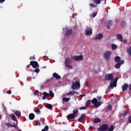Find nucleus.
Returning a JSON list of instances; mask_svg holds the SVG:
<instances>
[{
	"label": "nucleus",
	"mask_w": 131,
	"mask_h": 131,
	"mask_svg": "<svg viewBox=\"0 0 131 131\" xmlns=\"http://www.w3.org/2000/svg\"><path fill=\"white\" fill-rule=\"evenodd\" d=\"M127 115V112L125 111H124L122 113H121L120 116L122 117H125Z\"/></svg>",
	"instance_id": "aec40b11"
},
{
	"label": "nucleus",
	"mask_w": 131,
	"mask_h": 131,
	"mask_svg": "<svg viewBox=\"0 0 131 131\" xmlns=\"http://www.w3.org/2000/svg\"><path fill=\"white\" fill-rule=\"evenodd\" d=\"M114 75L113 73L107 74L105 76V78L106 80H111V81H113Z\"/></svg>",
	"instance_id": "7ed1b4c3"
},
{
	"label": "nucleus",
	"mask_w": 131,
	"mask_h": 131,
	"mask_svg": "<svg viewBox=\"0 0 131 131\" xmlns=\"http://www.w3.org/2000/svg\"><path fill=\"white\" fill-rule=\"evenodd\" d=\"M65 64L66 65L70 64V58H68L66 59Z\"/></svg>",
	"instance_id": "c756f323"
},
{
	"label": "nucleus",
	"mask_w": 131,
	"mask_h": 131,
	"mask_svg": "<svg viewBox=\"0 0 131 131\" xmlns=\"http://www.w3.org/2000/svg\"><path fill=\"white\" fill-rule=\"evenodd\" d=\"M123 41H124V43H125V42H126V40H124Z\"/></svg>",
	"instance_id": "774afa93"
},
{
	"label": "nucleus",
	"mask_w": 131,
	"mask_h": 131,
	"mask_svg": "<svg viewBox=\"0 0 131 131\" xmlns=\"http://www.w3.org/2000/svg\"><path fill=\"white\" fill-rule=\"evenodd\" d=\"M35 112L38 115H39V114H40V113H41V112H40V110H39V108H36L35 110Z\"/></svg>",
	"instance_id": "473e14b6"
},
{
	"label": "nucleus",
	"mask_w": 131,
	"mask_h": 131,
	"mask_svg": "<svg viewBox=\"0 0 131 131\" xmlns=\"http://www.w3.org/2000/svg\"><path fill=\"white\" fill-rule=\"evenodd\" d=\"M129 91H131V83L129 85Z\"/></svg>",
	"instance_id": "0e129e2a"
},
{
	"label": "nucleus",
	"mask_w": 131,
	"mask_h": 131,
	"mask_svg": "<svg viewBox=\"0 0 131 131\" xmlns=\"http://www.w3.org/2000/svg\"><path fill=\"white\" fill-rule=\"evenodd\" d=\"M63 102H69L70 101V98L64 97L62 98Z\"/></svg>",
	"instance_id": "cd10ccee"
},
{
	"label": "nucleus",
	"mask_w": 131,
	"mask_h": 131,
	"mask_svg": "<svg viewBox=\"0 0 131 131\" xmlns=\"http://www.w3.org/2000/svg\"><path fill=\"white\" fill-rule=\"evenodd\" d=\"M14 114H15V115L17 117L21 116V112H20V111H18V110L15 111Z\"/></svg>",
	"instance_id": "4be33fe9"
},
{
	"label": "nucleus",
	"mask_w": 131,
	"mask_h": 131,
	"mask_svg": "<svg viewBox=\"0 0 131 131\" xmlns=\"http://www.w3.org/2000/svg\"><path fill=\"white\" fill-rule=\"evenodd\" d=\"M110 56H111V52L106 51L104 54V59L106 61L110 60Z\"/></svg>",
	"instance_id": "0eeeda50"
},
{
	"label": "nucleus",
	"mask_w": 131,
	"mask_h": 131,
	"mask_svg": "<svg viewBox=\"0 0 131 131\" xmlns=\"http://www.w3.org/2000/svg\"><path fill=\"white\" fill-rule=\"evenodd\" d=\"M91 100H88L86 102V105H91Z\"/></svg>",
	"instance_id": "49530a36"
},
{
	"label": "nucleus",
	"mask_w": 131,
	"mask_h": 131,
	"mask_svg": "<svg viewBox=\"0 0 131 131\" xmlns=\"http://www.w3.org/2000/svg\"><path fill=\"white\" fill-rule=\"evenodd\" d=\"M35 124L36 125H40V121H39V120H37L35 121Z\"/></svg>",
	"instance_id": "4c0bfd02"
},
{
	"label": "nucleus",
	"mask_w": 131,
	"mask_h": 131,
	"mask_svg": "<svg viewBox=\"0 0 131 131\" xmlns=\"http://www.w3.org/2000/svg\"><path fill=\"white\" fill-rule=\"evenodd\" d=\"M128 121L130 123H131V116H130L129 117H128Z\"/></svg>",
	"instance_id": "5fc2aeb1"
},
{
	"label": "nucleus",
	"mask_w": 131,
	"mask_h": 131,
	"mask_svg": "<svg viewBox=\"0 0 131 131\" xmlns=\"http://www.w3.org/2000/svg\"><path fill=\"white\" fill-rule=\"evenodd\" d=\"M95 16H97V13H94L92 14V17H94Z\"/></svg>",
	"instance_id": "6e6d98bb"
},
{
	"label": "nucleus",
	"mask_w": 131,
	"mask_h": 131,
	"mask_svg": "<svg viewBox=\"0 0 131 131\" xmlns=\"http://www.w3.org/2000/svg\"><path fill=\"white\" fill-rule=\"evenodd\" d=\"M102 105V102L99 101L96 102V104H95V105H94L95 107H100V106H101Z\"/></svg>",
	"instance_id": "bb28decb"
},
{
	"label": "nucleus",
	"mask_w": 131,
	"mask_h": 131,
	"mask_svg": "<svg viewBox=\"0 0 131 131\" xmlns=\"http://www.w3.org/2000/svg\"><path fill=\"white\" fill-rule=\"evenodd\" d=\"M5 0H0V3L1 4H2V3H4V2H5Z\"/></svg>",
	"instance_id": "69168bd1"
},
{
	"label": "nucleus",
	"mask_w": 131,
	"mask_h": 131,
	"mask_svg": "<svg viewBox=\"0 0 131 131\" xmlns=\"http://www.w3.org/2000/svg\"><path fill=\"white\" fill-rule=\"evenodd\" d=\"M30 65H31V66H32V67H33V68H34V69L38 68V67H39V66L38 65V62L35 61H30Z\"/></svg>",
	"instance_id": "6e6552de"
},
{
	"label": "nucleus",
	"mask_w": 131,
	"mask_h": 131,
	"mask_svg": "<svg viewBox=\"0 0 131 131\" xmlns=\"http://www.w3.org/2000/svg\"><path fill=\"white\" fill-rule=\"evenodd\" d=\"M117 39L118 40H119L120 41H123V38L122 37V35L121 34H118L116 35Z\"/></svg>",
	"instance_id": "2eb2a0df"
},
{
	"label": "nucleus",
	"mask_w": 131,
	"mask_h": 131,
	"mask_svg": "<svg viewBox=\"0 0 131 131\" xmlns=\"http://www.w3.org/2000/svg\"><path fill=\"white\" fill-rule=\"evenodd\" d=\"M49 130V126H46L44 129H42L41 131H48Z\"/></svg>",
	"instance_id": "e433bc0d"
},
{
	"label": "nucleus",
	"mask_w": 131,
	"mask_h": 131,
	"mask_svg": "<svg viewBox=\"0 0 131 131\" xmlns=\"http://www.w3.org/2000/svg\"><path fill=\"white\" fill-rule=\"evenodd\" d=\"M97 102H98V99H97V98H93V100H92V104H94V106L96 105Z\"/></svg>",
	"instance_id": "5701e85b"
},
{
	"label": "nucleus",
	"mask_w": 131,
	"mask_h": 131,
	"mask_svg": "<svg viewBox=\"0 0 131 131\" xmlns=\"http://www.w3.org/2000/svg\"><path fill=\"white\" fill-rule=\"evenodd\" d=\"M7 94H8V95H11L12 94V92L11 91H8L7 92Z\"/></svg>",
	"instance_id": "864d4df0"
},
{
	"label": "nucleus",
	"mask_w": 131,
	"mask_h": 131,
	"mask_svg": "<svg viewBox=\"0 0 131 131\" xmlns=\"http://www.w3.org/2000/svg\"><path fill=\"white\" fill-rule=\"evenodd\" d=\"M5 125H6V126H7V127H11V126H12V124H11V123H6Z\"/></svg>",
	"instance_id": "ea45409f"
},
{
	"label": "nucleus",
	"mask_w": 131,
	"mask_h": 131,
	"mask_svg": "<svg viewBox=\"0 0 131 131\" xmlns=\"http://www.w3.org/2000/svg\"><path fill=\"white\" fill-rule=\"evenodd\" d=\"M107 24L108 25L107 26V28L108 29H110V26H112L113 24V21H112V20H109L107 21Z\"/></svg>",
	"instance_id": "dca6fc26"
},
{
	"label": "nucleus",
	"mask_w": 131,
	"mask_h": 131,
	"mask_svg": "<svg viewBox=\"0 0 131 131\" xmlns=\"http://www.w3.org/2000/svg\"><path fill=\"white\" fill-rule=\"evenodd\" d=\"M90 130H93L94 129V127L91 126L90 127H89Z\"/></svg>",
	"instance_id": "bf43d9fd"
},
{
	"label": "nucleus",
	"mask_w": 131,
	"mask_h": 131,
	"mask_svg": "<svg viewBox=\"0 0 131 131\" xmlns=\"http://www.w3.org/2000/svg\"><path fill=\"white\" fill-rule=\"evenodd\" d=\"M72 34V29L69 28H66L65 29L64 35L66 36H70Z\"/></svg>",
	"instance_id": "39448f33"
},
{
	"label": "nucleus",
	"mask_w": 131,
	"mask_h": 131,
	"mask_svg": "<svg viewBox=\"0 0 131 131\" xmlns=\"http://www.w3.org/2000/svg\"><path fill=\"white\" fill-rule=\"evenodd\" d=\"M85 34L88 36L92 35L93 34V29H92L91 27H87L86 28Z\"/></svg>",
	"instance_id": "423d86ee"
},
{
	"label": "nucleus",
	"mask_w": 131,
	"mask_h": 131,
	"mask_svg": "<svg viewBox=\"0 0 131 131\" xmlns=\"http://www.w3.org/2000/svg\"><path fill=\"white\" fill-rule=\"evenodd\" d=\"M42 99H43V100H46V99H47V97L43 95L42 96Z\"/></svg>",
	"instance_id": "e2e57ef3"
},
{
	"label": "nucleus",
	"mask_w": 131,
	"mask_h": 131,
	"mask_svg": "<svg viewBox=\"0 0 131 131\" xmlns=\"http://www.w3.org/2000/svg\"><path fill=\"white\" fill-rule=\"evenodd\" d=\"M127 53L129 54L130 56H131V47H130L129 49L127 50Z\"/></svg>",
	"instance_id": "c9c22d12"
},
{
	"label": "nucleus",
	"mask_w": 131,
	"mask_h": 131,
	"mask_svg": "<svg viewBox=\"0 0 131 131\" xmlns=\"http://www.w3.org/2000/svg\"><path fill=\"white\" fill-rule=\"evenodd\" d=\"M48 95L51 97L52 98H54V97L55 96L54 93H53V91H52L49 92V94H48Z\"/></svg>",
	"instance_id": "7c9ffc66"
},
{
	"label": "nucleus",
	"mask_w": 131,
	"mask_h": 131,
	"mask_svg": "<svg viewBox=\"0 0 131 131\" xmlns=\"http://www.w3.org/2000/svg\"><path fill=\"white\" fill-rule=\"evenodd\" d=\"M78 108H75L73 111V114H70L67 116V119H75L76 118L77 115L78 114Z\"/></svg>",
	"instance_id": "f257e3e1"
},
{
	"label": "nucleus",
	"mask_w": 131,
	"mask_h": 131,
	"mask_svg": "<svg viewBox=\"0 0 131 131\" xmlns=\"http://www.w3.org/2000/svg\"><path fill=\"white\" fill-rule=\"evenodd\" d=\"M81 117L82 118H83V119H84V118H85V114H82L81 115Z\"/></svg>",
	"instance_id": "8fccbe9b"
},
{
	"label": "nucleus",
	"mask_w": 131,
	"mask_h": 131,
	"mask_svg": "<svg viewBox=\"0 0 131 131\" xmlns=\"http://www.w3.org/2000/svg\"><path fill=\"white\" fill-rule=\"evenodd\" d=\"M128 86H129V85L127 83H124L121 86L122 92H125L128 89Z\"/></svg>",
	"instance_id": "1a4fd4ad"
},
{
	"label": "nucleus",
	"mask_w": 131,
	"mask_h": 131,
	"mask_svg": "<svg viewBox=\"0 0 131 131\" xmlns=\"http://www.w3.org/2000/svg\"><path fill=\"white\" fill-rule=\"evenodd\" d=\"M11 127H14L15 128H17V127H18V126L17 125H11Z\"/></svg>",
	"instance_id": "3c124183"
},
{
	"label": "nucleus",
	"mask_w": 131,
	"mask_h": 131,
	"mask_svg": "<svg viewBox=\"0 0 131 131\" xmlns=\"http://www.w3.org/2000/svg\"><path fill=\"white\" fill-rule=\"evenodd\" d=\"M90 7H91V8H96L97 7L96 5L94 4V3H91L89 5Z\"/></svg>",
	"instance_id": "f704fd0d"
},
{
	"label": "nucleus",
	"mask_w": 131,
	"mask_h": 131,
	"mask_svg": "<svg viewBox=\"0 0 131 131\" xmlns=\"http://www.w3.org/2000/svg\"><path fill=\"white\" fill-rule=\"evenodd\" d=\"M92 2H94L96 5H100L101 4V0H92Z\"/></svg>",
	"instance_id": "c85d7f7f"
},
{
	"label": "nucleus",
	"mask_w": 131,
	"mask_h": 131,
	"mask_svg": "<svg viewBox=\"0 0 131 131\" xmlns=\"http://www.w3.org/2000/svg\"><path fill=\"white\" fill-rule=\"evenodd\" d=\"M43 95L45 97H46V98H48V97H49V94H48V93L47 92H44L43 93Z\"/></svg>",
	"instance_id": "a18cd8bd"
},
{
	"label": "nucleus",
	"mask_w": 131,
	"mask_h": 131,
	"mask_svg": "<svg viewBox=\"0 0 131 131\" xmlns=\"http://www.w3.org/2000/svg\"><path fill=\"white\" fill-rule=\"evenodd\" d=\"M114 126L113 125H112L110 126V127L108 128V131H113L115 129Z\"/></svg>",
	"instance_id": "b1692460"
},
{
	"label": "nucleus",
	"mask_w": 131,
	"mask_h": 131,
	"mask_svg": "<svg viewBox=\"0 0 131 131\" xmlns=\"http://www.w3.org/2000/svg\"><path fill=\"white\" fill-rule=\"evenodd\" d=\"M108 110L110 111H111L112 110V105H108L106 106V107L105 108V112H108Z\"/></svg>",
	"instance_id": "a211bd4d"
},
{
	"label": "nucleus",
	"mask_w": 131,
	"mask_h": 131,
	"mask_svg": "<svg viewBox=\"0 0 131 131\" xmlns=\"http://www.w3.org/2000/svg\"><path fill=\"white\" fill-rule=\"evenodd\" d=\"M120 61H121V58H120V57L117 56L115 57V62H116V63L120 62Z\"/></svg>",
	"instance_id": "6ab92c4d"
},
{
	"label": "nucleus",
	"mask_w": 131,
	"mask_h": 131,
	"mask_svg": "<svg viewBox=\"0 0 131 131\" xmlns=\"http://www.w3.org/2000/svg\"><path fill=\"white\" fill-rule=\"evenodd\" d=\"M30 60H35V56H31L30 57Z\"/></svg>",
	"instance_id": "09e8293b"
},
{
	"label": "nucleus",
	"mask_w": 131,
	"mask_h": 131,
	"mask_svg": "<svg viewBox=\"0 0 131 131\" xmlns=\"http://www.w3.org/2000/svg\"><path fill=\"white\" fill-rule=\"evenodd\" d=\"M98 122H101V120L99 118H96L94 121V123H98Z\"/></svg>",
	"instance_id": "a878e982"
},
{
	"label": "nucleus",
	"mask_w": 131,
	"mask_h": 131,
	"mask_svg": "<svg viewBox=\"0 0 131 131\" xmlns=\"http://www.w3.org/2000/svg\"><path fill=\"white\" fill-rule=\"evenodd\" d=\"M72 89L77 90L80 88V82H73L72 85Z\"/></svg>",
	"instance_id": "20e7f679"
},
{
	"label": "nucleus",
	"mask_w": 131,
	"mask_h": 131,
	"mask_svg": "<svg viewBox=\"0 0 131 131\" xmlns=\"http://www.w3.org/2000/svg\"><path fill=\"white\" fill-rule=\"evenodd\" d=\"M75 94L78 95V92H76V91H70L67 94L68 96H74Z\"/></svg>",
	"instance_id": "ddd939ff"
},
{
	"label": "nucleus",
	"mask_w": 131,
	"mask_h": 131,
	"mask_svg": "<svg viewBox=\"0 0 131 131\" xmlns=\"http://www.w3.org/2000/svg\"><path fill=\"white\" fill-rule=\"evenodd\" d=\"M108 128L109 125H108V124H103L98 128V131L108 130Z\"/></svg>",
	"instance_id": "f03ea898"
},
{
	"label": "nucleus",
	"mask_w": 131,
	"mask_h": 131,
	"mask_svg": "<svg viewBox=\"0 0 131 131\" xmlns=\"http://www.w3.org/2000/svg\"><path fill=\"white\" fill-rule=\"evenodd\" d=\"M52 77L53 78L56 79V80L61 79V76L59 75L58 74H57V73H54L52 74Z\"/></svg>",
	"instance_id": "9d476101"
},
{
	"label": "nucleus",
	"mask_w": 131,
	"mask_h": 131,
	"mask_svg": "<svg viewBox=\"0 0 131 131\" xmlns=\"http://www.w3.org/2000/svg\"><path fill=\"white\" fill-rule=\"evenodd\" d=\"M119 63H120V64H124V60L123 59L121 60V62L120 61Z\"/></svg>",
	"instance_id": "603ef678"
},
{
	"label": "nucleus",
	"mask_w": 131,
	"mask_h": 131,
	"mask_svg": "<svg viewBox=\"0 0 131 131\" xmlns=\"http://www.w3.org/2000/svg\"><path fill=\"white\" fill-rule=\"evenodd\" d=\"M10 117H11V118L12 119V120H13V121H17V118L16 117V116H15V115H14V114H12L10 115Z\"/></svg>",
	"instance_id": "412c9836"
},
{
	"label": "nucleus",
	"mask_w": 131,
	"mask_h": 131,
	"mask_svg": "<svg viewBox=\"0 0 131 131\" xmlns=\"http://www.w3.org/2000/svg\"><path fill=\"white\" fill-rule=\"evenodd\" d=\"M46 108H47V109H52V108H53V105L51 104H47L46 105Z\"/></svg>",
	"instance_id": "2f4dec72"
},
{
	"label": "nucleus",
	"mask_w": 131,
	"mask_h": 131,
	"mask_svg": "<svg viewBox=\"0 0 131 131\" xmlns=\"http://www.w3.org/2000/svg\"><path fill=\"white\" fill-rule=\"evenodd\" d=\"M125 24H126V22L124 20L122 21L121 23V25L122 26H124V25H125Z\"/></svg>",
	"instance_id": "79ce46f5"
},
{
	"label": "nucleus",
	"mask_w": 131,
	"mask_h": 131,
	"mask_svg": "<svg viewBox=\"0 0 131 131\" xmlns=\"http://www.w3.org/2000/svg\"><path fill=\"white\" fill-rule=\"evenodd\" d=\"M116 86H117V82H111L108 86V89L110 90L113 89V88H116Z\"/></svg>",
	"instance_id": "9b49d317"
},
{
	"label": "nucleus",
	"mask_w": 131,
	"mask_h": 131,
	"mask_svg": "<svg viewBox=\"0 0 131 131\" xmlns=\"http://www.w3.org/2000/svg\"><path fill=\"white\" fill-rule=\"evenodd\" d=\"M66 67H68V68H69L70 69H73V67H72V66L70 64H66Z\"/></svg>",
	"instance_id": "c03bdc74"
},
{
	"label": "nucleus",
	"mask_w": 131,
	"mask_h": 131,
	"mask_svg": "<svg viewBox=\"0 0 131 131\" xmlns=\"http://www.w3.org/2000/svg\"><path fill=\"white\" fill-rule=\"evenodd\" d=\"M88 108V105H86L85 106H81L80 107V110H85Z\"/></svg>",
	"instance_id": "58836bf2"
},
{
	"label": "nucleus",
	"mask_w": 131,
	"mask_h": 131,
	"mask_svg": "<svg viewBox=\"0 0 131 131\" xmlns=\"http://www.w3.org/2000/svg\"><path fill=\"white\" fill-rule=\"evenodd\" d=\"M27 68H29V67H30V64H28L27 66Z\"/></svg>",
	"instance_id": "338daca9"
},
{
	"label": "nucleus",
	"mask_w": 131,
	"mask_h": 131,
	"mask_svg": "<svg viewBox=\"0 0 131 131\" xmlns=\"http://www.w3.org/2000/svg\"><path fill=\"white\" fill-rule=\"evenodd\" d=\"M120 66H121V64L120 62H117L115 66V67L116 68V69H119V68H120Z\"/></svg>",
	"instance_id": "393cba45"
},
{
	"label": "nucleus",
	"mask_w": 131,
	"mask_h": 131,
	"mask_svg": "<svg viewBox=\"0 0 131 131\" xmlns=\"http://www.w3.org/2000/svg\"><path fill=\"white\" fill-rule=\"evenodd\" d=\"M85 85H86V86H90V83L89 82H86L85 83Z\"/></svg>",
	"instance_id": "052dcab7"
},
{
	"label": "nucleus",
	"mask_w": 131,
	"mask_h": 131,
	"mask_svg": "<svg viewBox=\"0 0 131 131\" xmlns=\"http://www.w3.org/2000/svg\"><path fill=\"white\" fill-rule=\"evenodd\" d=\"M112 50H116L117 49V45L115 44H113L112 45Z\"/></svg>",
	"instance_id": "72a5a7b5"
},
{
	"label": "nucleus",
	"mask_w": 131,
	"mask_h": 131,
	"mask_svg": "<svg viewBox=\"0 0 131 131\" xmlns=\"http://www.w3.org/2000/svg\"><path fill=\"white\" fill-rule=\"evenodd\" d=\"M85 94H82V95H80V97L81 98H82L83 97H85Z\"/></svg>",
	"instance_id": "13d9d810"
},
{
	"label": "nucleus",
	"mask_w": 131,
	"mask_h": 131,
	"mask_svg": "<svg viewBox=\"0 0 131 131\" xmlns=\"http://www.w3.org/2000/svg\"><path fill=\"white\" fill-rule=\"evenodd\" d=\"M37 93H38V91L36 90L35 92V93H34L35 96H36V94H37Z\"/></svg>",
	"instance_id": "680f3d73"
},
{
	"label": "nucleus",
	"mask_w": 131,
	"mask_h": 131,
	"mask_svg": "<svg viewBox=\"0 0 131 131\" xmlns=\"http://www.w3.org/2000/svg\"><path fill=\"white\" fill-rule=\"evenodd\" d=\"M97 98L99 101H100V100H101V99H102L101 96H98V97H97Z\"/></svg>",
	"instance_id": "4d7b16f0"
},
{
	"label": "nucleus",
	"mask_w": 131,
	"mask_h": 131,
	"mask_svg": "<svg viewBox=\"0 0 131 131\" xmlns=\"http://www.w3.org/2000/svg\"><path fill=\"white\" fill-rule=\"evenodd\" d=\"M103 35L102 34H98L97 36L94 38L95 40L99 39V40L102 39V38L103 37Z\"/></svg>",
	"instance_id": "4468645a"
},
{
	"label": "nucleus",
	"mask_w": 131,
	"mask_h": 131,
	"mask_svg": "<svg viewBox=\"0 0 131 131\" xmlns=\"http://www.w3.org/2000/svg\"><path fill=\"white\" fill-rule=\"evenodd\" d=\"M74 59L75 61H78V60H82V59H83V57L81 55L75 56H74Z\"/></svg>",
	"instance_id": "f8f14e48"
},
{
	"label": "nucleus",
	"mask_w": 131,
	"mask_h": 131,
	"mask_svg": "<svg viewBox=\"0 0 131 131\" xmlns=\"http://www.w3.org/2000/svg\"><path fill=\"white\" fill-rule=\"evenodd\" d=\"M117 80H118V77H116L115 79L114 78V80L111 82H117Z\"/></svg>",
	"instance_id": "37998d69"
},
{
	"label": "nucleus",
	"mask_w": 131,
	"mask_h": 131,
	"mask_svg": "<svg viewBox=\"0 0 131 131\" xmlns=\"http://www.w3.org/2000/svg\"><path fill=\"white\" fill-rule=\"evenodd\" d=\"M34 118H35V115H34V114L31 113V114H29V119L30 120H33L34 119Z\"/></svg>",
	"instance_id": "f3484780"
},
{
	"label": "nucleus",
	"mask_w": 131,
	"mask_h": 131,
	"mask_svg": "<svg viewBox=\"0 0 131 131\" xmlns=\"http://www.w3.org/2000/svg\"><path fill=\"white\" fill-rule=\"evenodd\" d=\"M34 71L36 72V73H38L39 72V69L37 68L36 69H35Z\"/></svg>",
	"instance_id": "de8ad7c7"
},
{
	"label": "nucleus",
	"mask_w": 131,
	"mask_h": 131,
	"mask_svg": "<svg viewBox=\"0 0 131 131\" xmlns=\"http://www.w3.org/2000/svg\"><path fill=\"white\" fill-rule=\"evenodd\" d=\"M84 120H85V119H83V118H81V117H80V118L78 119V121H79V122H82V121H84Z\"/></svg>",
	"instance_id": "a19ab883"
}]
</instances>
